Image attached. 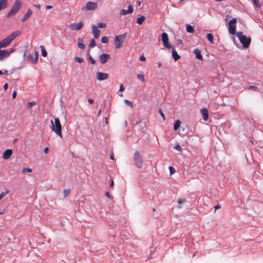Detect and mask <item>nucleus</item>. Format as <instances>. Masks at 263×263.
<instances>
[{
	"label": "nucleus",
	"instance_id": "obj_1",
	"mask_svg": "<svg viewBox=\"0 0 263 263\" xmlns=\"http://www.w3.org/2000/svg\"><path fill=\"white\" fill-rule=\"evenodd\" d=\"M21 34V32L17 31H15L9 35L6 38L1 40L0 41V49L3 48L7 47L9 45L11 42L17 36H19Z\"/></svg>",
	"mask_w": 263,
	"mask_h": 263
},
{
	"label": "nucleus",
	"instance_id": "obj_2",
	"mask_svg": "<svg viewBox=\"0 0 263 263\" xmlns=\"http://www.w3.org/2000/svg\"><path fill=\"white\" fill-rule=\"evenodd\" d=\"M50 128L52 131L54 132L57 135L62 138V126L59 118L54 119V122L53 120H51Z\"/></svg>",
	"mask_w": 263,
	"mask_h": 263
},
{
	"label": "nucleus",
	"instance_id": "obj_3",
	"mask_svg": "<svg viewBox=\"0 0 263 263\" xmlns=\"http://www.w3.org/2000/svg\"><path fill=\"white\" fill-rule=\"evenodd\" d=\"M236 35L240 42L242 44L243 47L245 48H248L251 43V37H247V36L243 35L242 32L239 31L237 32Z\"/></svg>",
	"mask_w": 263,
	"mask_h": 263
},
{
	"label": "nucleus",
	"instance_id": "obj_4",
	"mask_svg": "<svg viewBox=\"0 0 263 263\" xmlns=\"http://www.w3.org/2000/svg\"><path fill=\"white\" fill-rule=\"evenodd\" d=\"M21 6L22 2L18 0L16 1L8 13L7 17H10L14 15L19 11Z\"/></svg>",
	"mask_w": 263,
	"mask_h": 263
},
{
	"label": "nucleus",
	"instance_id": "obj_5",
	"mask_svg": "<svg viewBox=\"0 0 263 263\" xmlns=\"http://www.w3.org/2000/svg\"><path fill=\"white\" fill-rule=\"evenodd\" d=\"M134 160L135 164L137 167L140 168L142 167L143 165V158L141 156L139 152L136 151L134 155Z\"/></svg>",
	"mask_w": 263,
	"mask_h": 263
},
{
	"label": "nucleus",
	"instance_id": "obj_6",
	"mask_svg": "<svg viewBox=\"0 0 263 263\" xmlns=\"http://www.w3.org/2000/svg\"><path fill=\"white\" fill-rule=\"evenodd\" d=\"M126 35V33L115 36L114 44L116 49H119L122 46V44L124 42Z\"/></svg>",
	"mask_w": 263,
	"mask_h": 263
},
{
	"label": "nucleus",
	"instance_id": "obj_7",
	"mask_svg": "<svg viewBox=\"0 0 263 263\" xmlns=\"http://www.w3.org/2000/svg\"><path fill=\"white\" fill-rule=\"evenodd\" d=\"M98 8V4L95 2H88L82 9L84 11H87L89 10H93L97 9Z\"/></svg>",
	"mask_w": 263,
	"mask_h": 263
},
{
	"label": "nucleus",
	"instance_id": "obj_8",
	"mask_svg": "<svg viewBox=\"0 0 263 263\" xmlns=\"http://www.w3.org/2000/svg\"><path fill=\"white\" fill-rule=\"evenodd\" d=\"M161 40H162V41L163 43V46L168 48V49H170L172 48V46L169 43V42H168V35L165 32H163L162 34V36H161Z\"/></svg>",
	"mask_w": 263,
	"mask_h": 263
},
{
	"label": "nucleus",
	"instance_id": "obj_9",
	"mask_svg": "<svg viewBox=\"0 0 263 263\" xmlns=\"http://www.w3.org/2000/svg\"><path fill=\"white\" fill-rule=\"evenodd\" d=\"M84 26V23L82 22H80L77 24L72 23L69 24L68 26L69 28L72 31H76L81 29Z\"/></svg>",
	"mask_w": 263,
	"mask_h": 263
},
{
	"label": "nucleus",
	"instance_id": "obj_10",
	"mask_svg": "<svg viewBox=\"0 0 263 263\" xmlns=\"http://www.w3.org/2000/svg\"><path fill=\"white\" fill-rule=\"evenodd\" d=\"M109 77L107 73H103L101 72H97L96 73L97 79L99 81H103L106 80Z\"/></svg>",
	"mask_w": 263,
	"mask_h": 263
},
{
	"label": "nucleus",
	"instance_id": "obj_11",
	"mask_svg": "<svg viewBox=\"0 0 263 263\" xmlns=\"http://www.w3.org/2000/svg\"><path fill=\"white\" fill-rule=\"evenodd\" d=\"M133 11L134 10L133 6L131 4H129L128 6V9H122L120 12V14L121 15H125L127 14L132 13Z\"/></svg>",
	"mask_w": 263,
	"mask_h": 263
},
{
	"label": "nucleus",
	"instance_id": "obj_12",
	"mask_svg": "<svg viewBox=\"0 0 263 263\" xmlns=\"http://www.w3.org/2000/svg\"><path fill=\"white\" fill-rule=\"evenodd\" d=\"M137 129L143 134L146 129V124L144 122H139L136 125Z\"/></svg>",
	"mask_w": 263,
	"mask_h": 263
},
{
	"label": "nucleus",
	"instance_id": "obj_13",
	"mask_svg": "<svg viewBox=\"0 0 263 263\" xmlns=\"http://www.w3.org/2000/svg\"><path fill=\"white\" fill-rule=\"evenodd\" d=\"M28 57L33 63L36 64L37 62L39 53L36 51H35L33 53L30 54Z\"/></svg>",
	"mask_w": 263,
	"mask_h": 263
},
{
	"label": "nucleus",
	"instance_id": "obj_14",
	"mask_svg": "<svg viewBox=\"0 0 263 263\" xmlns=\"http://www.w3.org/2000/svg\"><path fill=\"white\" fill-rule=\"evenodd\" d=\"M92 33L96 39H98L100 36V30L97 28V27L93 25L91 26Z\"/></svg>",
	"mask_w": 263,
	"mask_h": 263
},
{
	"label": "nucleus",
	"instance_id": "obj_15",
	"mask_svg": "<svg viewBox=\"0 0 263 263\" xmlns=\"http://www.w3.org/2000/svg\"><path fill=\"white\" fill-rule=\"evenodd\" d=\"M110 58V56L108 54L103 53L100 55L99 60L101 63L105 64L107 62L108 60H109Z\"/></svg>",
	"mask_w": 263,
	"mask_h": 263
},
{
	"label": "nucleus",
	"instance_id": "obj_16",
	"mask_svg": "<svg viewBox=\"0 0 263 263\" xmlns=\"http://www.w3.org/2000/svg\"><path fill=\"white\" fill-rule=\"evenodd\" d=\"M9 57L8 49H0V61L3 60L5 58Z\"/></svg>",
	"mask_w": 263,
	"mask_h": 263
},
{
	"label": "nucleus",
	"instance_id": "obj_17",
	"mask_svg": "<svg viewBox=\"0 0 263 263\" xmlns=\"http://www.w3.org/2000/svg\"><path fill=\"white\" fill-rule=\"evenodd\" d=\"M12 154V151L11 149H8L6 150L3 154V158L4 160L9 159Z\"/></svg>",
	"mask_w": 263,
	"mask_h": 263
},
{
	"label": "nucleus",
	"instance_id": "obj_18",
	"mask_svg": "<svg viewBox=\"0 0 263 263\" xmlns=\"http://www.w3.org/2000/svg\"><path fill=\"white\" fill-rule=\"evenodd\" d=\"M202 118L204 121L208 120L209 118V114L207 109L203 108L201 110Z\"/></svg>",
	"mask_w": 263,
	"mask_h": 263
},
{
	"label": "nucleus",
	"instance_id": "obj_19",
	"mask_svg": "<svg viewBox=\"0 0 263 263\" xmlns=\"http://www.w3.org/2000/svg\"><path fill=\"white\" fill-rule=\"evenodd\" d=\"M32 13V11L31 10V9H28V10L27 11L26 13H25V14L22 18V21L23 22H25V21H26L31 16Z\"/></svg>",
	"mask_w": 263,
	"mask_h": 263
},
{
	"label": "nucleus",
	"instance_id": "obj_20",
	"mask_svg": "<svg viewBox=\"0 0 263 263\" xmlns=\"http://www.w3.org/2000/svg\"><path fill=\"white\" fill-rule=\"evenodd\" d=\"M8 2L7 0H0V10L8 7Z\"/></svg>",
	"mask_w": 263,
	"mask_h": 263
},
{
	"label": "nucleus",
	"instance_id": "obj_21",
	"mask_svg": "<svg viewBox=\"0 0 263 263\" xmlns=\"http://www.w3.org/2000/svg\"><path fill=\"white\" fill-rule=\"evenodd\" d=\"M229 27V33L231 34H235L236 31V26L235 25L230 24Z\"/></svg>",
	"mask_w": 263,
	"mask_h": 263
},
{
	"label": "nucleus",
	"instance_id": "obj_22",
	"mask_svg": "<svg viewBox=\"0 0 263 263\" xmlns=\"http://www.w3.org/2000/svg\"><path fill=\"white\" fill-rule=\"evenodd\" d=\"M194 53L196 55V57L197 59L199 60L202 59V55L201 54V52L199 50L196 49L194 50Z\"/></svg>",
	"mask_w": 263,
	"mask_h": 263
},
{
	"label": "nucleus",
	"instance_id": "obj_23",
	"mask_svg": "<svg viewBox=\"0 0 263 263\" xmlns=\"http://www.w3.org/2000/svg\"><path fill=\"white\" fill-rule=\"evenodd\" d=\"M187 130L186 127H181V129L179 130L178 133L181 136H185L187 134Z\"/></svg>",
	"mask_w": 263,
	"mask_h": 263
},
{
	"label": "nucleus",
	"instance_id": "obj_24",
	"mask_svg": "<svg viewBox=\"0 0 263 263\" xmlns=\"http://www.w3.org/2000/svg\"><path fill=\"white\" fill-rule=\"evenodd\" d=\"M172 56L175 61H178L180 58L177 51L174 49L172 50Z\"/></svg>",
	"mask_w": 263,
	"mask_h": 263
},
{
	"label": "nucleus",
	"instance_id": "obj_25",
	"mask_svg": "<svg viewBox=\"0 0 263 263\" xmlns=\"http://www.w3.org/2000/svg\"><path fill=\"white\" fill-rule=\"evenodd\" d=\"M186 202V200L183 198H179L177 200V203L178 204V208L181 209L182 208L181 205L183 204Z\"/></svg>",
	"mask_w": 263,
	"mask_h": 263
},
{
	"label": "nucleus",
	"instance_id": "obj_26",
	"mask_svg": "<svg viewBox=\"0 0 263 263\" xmlns=\"http://www.w3.org/2000/svg\"><path fill=\"white\" fill-rule=\"evenodd\" d=\"M78 46L79 48H80L81 49H83L85 48V45L83 44V40L81 38H78Z\"/></svg>",
	"mask_w": 263,
	"mask_h": 263
},
{
	"label": "nucleus",
	"instance_id": "obj_27",
	"mask_svg": "<svg viewBox=\"0 0 263 263\" xmlns=\"http://www.w3.org/2000/svg\"><path fill=\"white\" fill-rule=\"evenodd\" d=\"M186 29L187 32L189 33H193L194 31V27L192 26L189 24L186 25Z\"/></svg>",
	"mask_w": 263,
	"mask_h": 263
},
{
	"label": "nucleus",
	"instance_id": "obj_28",
	"mask_svg": "<svg viewBox=\"0 0 263 263\" xmlns=\"http://www.w3.org/2000/svg\"><path fill=\"white\" fill-rule=\"evenodd\" d=\"M181 122L179 120H177L174 125V129L177 131L180 126Z\"/></svg>",
	"mask_w": 263,
	"mask_h": 263
},
{
	"label": "nucleus",
	"instance_id": "obj_29",
	"mask_svg": "<svg viewBox=\"0 0 263 263\" xmlns=\"http://www.w3.org/2000/svg\"><path fill=\"white\" fill-rule=\"evenodd\" d=\"M145 20V17L143 15L141 16L140 17H138L137 20V23L138 24H141L143 22V21Z\"/></svg>",
	"mask_w": 263,
	"mask_h": 263
},
{
	"label": "nucleus",
	"instance_id": "obj_30",
	"mask_svg": "<svg viewBox=\"0 0 263 263\" xmlns=\"http://www.w3.org/2000/svg\"><path fill=\"white\" fill-rule=\"evenodd\" d=\"M206 37L208 41L210 42L211 44H213V36L211 33H208L206 35Z\"/></svg>",
	"mask_w": 263,
	"mask_h": 263
},
{
	"label": "nucleus",
	"instance_id": "obj_31",
	"mask_svg": "<svg viewBox=\"0 0 263 263\" xmlns=\"http://www.w3.org/2000/svg\"><path fill=\"white\" fill-rule=\"evenodd\" d=\"M254 4V6L257 8H259L261 6L259 0H251Z\"/></svg>",
	"mask_w": 263,
	"mask_h": 263
},
{
	"label": "nucleus",
	"instance_id": "obj_32",
	"mask_svg": "<svg viewBox=\"0 0 263 263\" xmlns=\"http://www.w3.org/2000/svg\"><path fill=\"white\" fill-rule=\"evenodd\" d=\"M41 53L43 57H45L47 55V52L45 50V47L43 46H41Z\"/></svg>",
	"mask_w": 263,
	"mask_h": 263
},
{
	"label": "nucleus",
	"instance_id": "obj_33",
	"mask_svg": "<svg viewBox=\"0 0 263 263\" xmlns=\"http://www.w3.org/2000/svg\"><path fill=\"white\" fill-rule=\"evenodd\" d=\"M70 190L69 189H65L63 191V197L64 198H65L67 195L70 193Z\"/></svg>",
	"mask_w": 263,
	"mask_h": 263
},
{
	"label": "nucleus",
	"instance_id": "obj_34",
	"mask_svg": "<svg viewBox=\"0 0 263 263\" xmlns=\"http://www.w3.org/2000/svg\"><path fill=\"white\" fill-rule=\"evenodd\" d=\"M95 46H96V43H95V40L93 39L91 40L90 41L89 44V47L90 48H93Z\"/></svg>",
	"mask_w": 263,
	"mask_h": 263
},
{
	"label": "nucleus",
	"instance_id": "obj_35",
	"mask_svg": "<svg viewBox=\"0 0 263 263\" xmlns=\"http://www.w3.org/2000/svg\"><path fill=\"white\" fill-rule=\"evenodd\" d=\"M9 193L8 190H6L5 192H2L0 194V200L7 194Z\"/></svg>",
	"mask_w": 263,
	"mask_h": 263
},
{
	"label": "nucleus",
	"instance_id": "obj_36",
	"mask_svg": "<svg viewBox=\"0 0 263 263\" xmlns=\"http://www.w3.org/2000/svg\"><path fill=\"white\" fill-rule=\"evenodd\" d=\"M137 78L138 79L141 80L142 82H144L145 81L144 76L142 74H138L137 75Z\"/></svg>",
	"mask_w": 263,
	"mask_h": 263
},
{
	"label": "nucleus",
	"instance_id": "obj_37",
	"mask_svg": "<svg viewBox=\"0 0 263 263\" xmlns=\"http://www.w3.org/2000/svg\"><path fill=\"white\" fill-rule=\"evenodd\" d=\"M35 102L34 101H32V102H30L28 103L27 104V107L28 108H31L35 104Z\"/></svg>",
	"mask_w": 263,
	"mask_h": 263
},
{
	"label": "nucleus",
	"instance_id": "obj_38",
	"mask_svg": "<svg viewBox=\"0 0 263 263\" xmlns=\"http://www.w3.org/2000/svg\"><path fill=\"white\" fill-rule=\"evenodd\" d=\"M106 26V24L104 23H99L98 24V27L100 28H105Z\"/></svg>",
	"mask_w": 263,
	"mask_h": 263
},
{
	"label": "nucleus",
	"instance_id": "obj_39",
	"mask_svg": "<svg viewBox=\"0 0 263 263\" xmlns=\"http://www.w3.org/2000/svg\"><path fill=\"white\" fill-rule=\"evenodd\" d=\"M124 102L126 103V105H127L128 106H130V107L133 108V105L132 104V103L127 100H124Z\"/></svg>",
	"mask_w": 263,
	"mask_h": 263
},
{
	"label": "nucleus",
	"instance_id": "obj_40",
	"mask_svg": "<svg viewBox=\"0 0 263 263\" xmlns=\"http://www.w3.org/2000/svg\"><path fill=\"white\" fill-rule=\"evenodd\" d=\"M108 41V37L106 36H103L102 37L101 42L103 43H107Z\"/></svg>",
	"mask_w": 263,
	"mask_h": 263
},
{
	"label": "nucleus",
	"instance_id": "obj_41",
	"mask_svg": "<svg viewBox=\"0 0 263 263\" xmlns=\"http://www.w3.org/2000/svg\"><path fill=\"white\" fill-rule=\"evenodd\" d=\"M174 148L179 152H181L182 150V148L179 144H177Z\"/></svg>",
	"mask_w": 263,
	"mask_h": 263
},
{
	"label": "nucleus",
	"instance_id": "obj_42",
	"mask_svg": "<svg viewBox=\"0 0 263 263\" xmlns=\"http://www.w3.org/2000/svg\"><path fill=\"white\" fill-rule=\"evenodd\" d=\"M168 168H169L171 175H172L175 173V170L173 166H169Z\"/></svg>",
	"mask_w": 263,
	"mask_h": 263
},
{
	"label": "nucleus",
	"instance_id": "obj_43",
	"mask_svg": "<svg viewBox=\"0 0 263 263\" xmlns=\"http://www.w3.org/2000/svg\"><path fill=\"white\" fill-rule=\"evenodd\" d=\"M23 172L24 173H30L31 172V170L29 168H24L23 169Z\"/></svg>",
	"mask_w": 263,
	"mask_h": 263
},
{
	"label": "nucleus",
	"instance_id": "obj_44",
	"mask_svg": "<svg viewBox=\"0 0 263 263\" xmlns=\"http://www.w3.org/2000/svg\"><path fill=\"white\" fill-rule=\"evenodd\" d=\"M76 60L79 63H81L83 62V59L82 58H79V57H76Z\"/></svg>",
	"mask_w": 263,
	"mask_h": 263
},
{
	"label": "nucleus",
	"instance_id": "obj_45",
	"mask_svg": "<svg viewBox=\"0 0 263 263\" xmlns=\"http://www.w3.org/2000/svg\"><path fill=\"white\" fill-rule=\"evenodd\" d=\"M159 112L161 116L163 118V120H165V116L161 109H159Z\"/></svg>",
	"mask_w": 263,
	"mask_h": 263
},
{
	"label": "nucleus",
	"instance_id": "obj_46",
	"mask_svg": "<svg viewBox=\"0 0 263 263\" xmlns=\"http://www.w3.org/2000/svg\"><path fill=\"white\" fill-rule=\"evenodd\" d=\"M236 22V18H233L232 20H230L229 22V25L232 24H235Z\"/></svg>",
	"mask_w": 263,
	"mask_h": 263
},
{
	"label": "nucleus",
	"instance_id": "obj_47",
	"mask_svg": "<svg viewBox=\"0 0 263 263\" xmlns=\"http://www.w3.org/2000/svg\"><path fill=\"white\" fill-rule=\"evenodd\" d=\"M89 59L90 62L92 64H95L96 63V61L90 56L89 57Z\"/></svg>",
	"mask_w": 263,
	"mask_h": 263
},
{
	"label": "nucleus",
	"instance_id": "obj_48",
	"mask_svg": "<svg viewBox=\"0 0 263 263\" xmlns=\"http://www.w3.org/2000/svg\"><path fill=\"white\" fill-rule=\"evenodd\" d=\"M15 48L14 47L11 48L10 50H8L9 56L10 55V53L14 52L15 51Z\"/></svg>",
	"mask_w": 263,
	"mask_h": 263
},
{
	"label": "nucleus",
	"instance_id": "obj_49",
	"mask_svg": "<svg viewBox=\"0 0 263 263\" xmlns=\"http://www.w3.org/2000/svg\"><path fill=\"white\" fill-rule=\"evenodd\" d=\"M140 60L141 61H145L146 60V59L145 57L143 55H142L140 57Z\"/></svg>",
	"mask_w": 263,
	"mask_h": 263
},
{
	"label": "nucleus",
	"instance_id": "obj_50",
	"mask_svg": "<svg viewBox=\"0 0 263 263\" xmlns=\"http://www.w3.org/2000/svg\"><path fill=\"white\" fill-rule=\"evenodd\" d=\"M124 88L123 87V84H121L120 86V89H119V91H124Z\"/></svg>",
	"mask_w": 263,
	"mask_h": 263
},
{
	"label": "nucleus",
	"instance_id": "obj_51",
	"mask_svg": "<svg viewBox=\"0 0 263 263\" xmlns=\"http://www.w3.org/2000/svg\"><path fill=\"white\" fill-rule=\"evenodd\" d=\"M16 92L14 91L13 92L12 97L13 99H15L16 98Z\"/></svg>",
	"mask_w": 263,
	"mask_h": 263
},
{
	"label": "nucleus",
	"instance_id": "obj_52",
	"mask_svg": "<svg viewBox=\"0 0 263 263\" xmlns=\"http://www.w3.org/2000/svg\"><path fill=\"white\" fill-rule=\"evenodd\" d=\"M105 195L106 197H108V198H111V197H110V195H109V192H105Z\"/></svg>",
	"mask_w": 263,
	"mask_h": 263
},
{
	"label": "nucleus",
	"instance_id": "obj_53",
	"mask_svg": "<svg viewBox=\"0 0 263 263\" xmlns=\"http://www.w3.org/2000/svg\"><path fill=\"white\" fill-rule=\"evenodd\" d=\"M114 185V180H111L110 181V186L111 187L113 188Z\"/></svg>",
	"mask_w": 263,
	"mask_h": 263
},
{
	"label": "nucleus",
	"instance_id": "obj_54",
	"mask_svg": "<svg viewBox=\"0 0 263 263\" xmlns=\"http://www.w3.org/2000/svg\"><path fill=\"white\" fill-rule=\"evenodd\" d=\"M8 84L7 83L5 84L4 85V89L6 90L8 88Z\"/></svg>",
	"mask_w": 263,
	"mask_h": 263
},
{
	"label": "nucleus",
	"instance_id": "obj_55",
	"mask_svg": "<svg viewBox=\"0 0 263 263\" xmlns=\"http://www.w3.org/2000/svg\"><path fill=\"white\" fill-rule=\"evenodd\" d=\"M52 8V6H50V5H47L46 6V9H51Z\"/></svg>",
	"mask_w": 263,
	"mask_h": 263
},
{
	"label": "nucleus",
	"instance_id": "obj_56",
	"mask_svg": "<svg viewBox=\"0 0 263 263\" xmlns=\"http://www.w3.org/2000/svg\"><path fill=\"white\" fill-rule=\"evenodd\" d=\"M48 151H49V149L48 147H46L45 149H44V152L45 154H47L48 153Z\"/></svg>",
	"mask_w": 263,
	"mask_h": 263
},
{
	"label": "nucleus",
	"instance_id": "obj_57",
	"mask_svg": "<svg viewBox=\"0 0 263 263\" xmlns=\"http://www.w3.org/2000/svg\"><path fill=\"white\" fill-rule=\"evenodd\" d=\"M93 100L92 99H89L88 100V102L89 103H92L93 102Z\"/></svg>",
	"mask_w": 263,
	"mask_h": 263
},
{
	"label": "nucleus",
	"instance_id": "obj_58",
	"mask_svg": "<svg viewBox=\"0 0 263 263\" xmlns=\"http://www.w3.org/2000/svg\"><path fill=\"white\" fill-rule=\"evenodd\" d=\"M34 6L35 7H36L37 8H38V9H40V8H41V5H39V4H38V5H34Z\"/></svg>",
	"mask_w": 263,
	"mask_h": 263
},
{
	"label": "nucleus",
	"instance_id": "obj_59",
	"mask_svg": "<svg viewBox=\"0 0 263 263\" xmlns=\"http://www.w3.org/2000/svg\"><path fill=\"white\" fill-rule=\"evenodd\" d=\"M256 88V87L255 86H252V85L250 86H249V89H255V88Z\"/></svg>",
	"mask_w": 263,
	"mask_h": 263
},
{
	"label": "nucleus",
	"instance_id": "obj_60",
	"mask_svg": "<svg viewBox=\"0 0 263 263\" xmlns=\"http://www.w3.org/2000/svg\"><path fill=\"white\" fill-rule=\"evenodd\" d=\"M3 74L8 75V72L7 70H5L4 72H3Z\"/></svg>",
	"mask_w": 263,
	"mask_h": 263
},
{
	"label": "nucleus",
	"instance_id": "obj_61",
	"mask_svg": "<svg viewBox=\"0 0 263 263\" xmlns=\"http://www.w3.org/2000/svg\"><path fill=\"white\" fill-rule=\"evenodd\" d=\"M220 208V206L219 205H217L215 206V211L218 209Z\"/></svg>",
	"mask_w": 263,
	"mask_h": 263
},
{
	"label": "nucleus",
	"instance_id": "obj_62",
	"mask_svg": "<svg viewBox=\"0 0 263 263\" xmlns=\"http://www.w3.org/2000/svg\"><path fill=\"white\" fill-rule=\"evenodd\" d=\"M158 67H161V63L160 62L158 63Z\"/></svg>",
	"mask_w": 263,
	"mask_h": 263
},
{
	"label": "nucleus",
	"instance_id": "obj_63",
	"mask_svg": "<svg viewBox=\"0 0 263 263\" xmlns=\"http://www.w3.org/2000/svg\"><path fill=\"white\" fill-rule=\"evenodd\" d=\"M110 158L111 159V160H114V156L113 155H111L110 156Z\"/></svg>",
	"mask_w": 263,
	"mask_h": 263
},
{
	"label": "nucleus",
	"instance_id": "obj_64",
	"mask_svg": "<svg viewBox=\"0 0 263 263\" xmlns=\"http://www.w3.org/2000/svg\"><path fill=\"white\" fill-rule=\"evenodd\" d=\"M3 213H4V211L3 210H1L0 211V215H2Z\"/></svg>",
	"mask_w": 263,
	"mask_h": 263
}]
</instances>
